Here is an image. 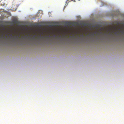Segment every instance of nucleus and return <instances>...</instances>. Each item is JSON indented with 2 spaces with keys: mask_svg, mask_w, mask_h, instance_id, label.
<instances>
[{
  "mask_svg": "<svg viewBox=\"0 0 124 124\" xmlns=\"http://www.w3.org/2000/svg\"><path fill=\"white\" fill-rule=\"evenodd\" d=\"M69 1H72L71 0H68Z\"/></svg>",
  "mask_w": 124,
  "mask_h": 124,
  "instance_id": "f257e3e1",
  "label": "nucleus"
},
{
  "mask_svg": "<svg viewBox=\"0 0 124 124\" xmlns=\"http://www.w3.org/2000/svg\"><path fill=\"white\" fill-rule=\"evenodd\" d=\"M78 1H80V0H78Z\"/></svg>",
  "mask_w": 124,
  "mask_h": 124,
  "instance_id": "f03ea898",
  "label": "nucleus"
}]
</instances>
